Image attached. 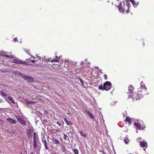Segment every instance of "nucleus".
I'll return each mask as SVG.
<instances>
[{"label":"nucleus","mask_w":154,"mask_h":154,"mask_svg":"<svg viewBox=\"0 0 154 154\" xmlns=\"http://www.w3.org/2000/svg\"><path fill=\"white\" fill-rule=\"evenodd\" d=\"M2 109V108H0V111H1V109Z\"/></svg>","instance_id":"603ef678"},{"label":"nucleus","mask_w":154,"mask_h":154,"mask_svg":"<svg viewBox=\"0 0 154 154\" xmlns=\"http://www.w3.org/2000/svg\"><path fill=\"white\" fill-rule=\"evenodd\" d=\"M7 121L12 124H15L16 123V121L14 119H12L11 118H7Z\"/></svg>","instance_id":"6e6552de"},{"label":"nucleus","mask_w":154,"mask_h":154,"mask_svg":"<svg viewBox=\"0 0 154 154\" xmlns=\"http://www.w3.org/2000/svg\"><path fill=\"white\" fill-rule=\"evenodd\" d=\"M26 52L28 54H29V53H28V52L27 51H26Z\"/></svg>","instance_id":"de8ad7c7"},{"label":"nucleus","mask_w":154,"mask_h":154,"mask_svg":"<svg viewBox=\"0 0 154 154\" xmlns=\"http://www.w3.org/2000/svg\"><path fill=\"white\" fill-rule=\"evenodd\" d=\"M84 62L83 61H82L81 62V65H82L83 64H84Z\"/></svg>","instance_id":"79ce46f5"},{"label":"nucleus","mask_w":154,"mask_h":154,"mask_svg":"<svg viewBox=\"0 0 154 154\" xmlns=\"http://www.w3.org/2000/svg\"><path fill=\"white\" fill-rule=\"evenodd\" d=\"M30 154H34L32 152H31Z\"/></svg>","instance_id":"49530a36"},{"label":"nucleus","mask_w":154,"mask_h":154,"mask_svg":"<svg viewBox=\"0 0 154 154\" xmlns=\"http://www.w3.org/2000/svg\"><path fill=\"white\" fill-rule=\"evenodd\" d=\"M42 141L44 143L45 149L47 150H48L49 147L47 146V142L45 137L42 138Z\"/></svg>","instance_id":"423d86ee"},{"label":"nucleus","mask_w":154,"mask_h":154,"mask_svg":"<svg viewBox=\"0 0 154 154\" xmlns=\"http://www.w3.org/2000/svg\"><path fill=\"white\" fill-rule=\"evenodd\" d=\"M112 87L111 83L109 81H106L103 84V89L106 91H108Z\"/></svg>","instance_id":"7ed1b4c3"},{"label":"nucleus","mask_w":154,"mask_h":154,"mask_svg":"<svg viewBox=\"0 0 154 154\" xmlns=\"http://www.w3.org/2000/svg\"><path fill=\"white\" fill-rule=\"evenodd\" d=\"M85 61H86V59H85Z\"/></svg>","instance_id":"052dcab7"},{"label":"nucleus","mask_w":154,"mask_h":154,"mask_svg":"<svg viewBox=\"0 0 154 154\" xmlns=\"http://www.w3.org/2000/svg\"><path fill=\"white\" fill-rule=\"evenodd\" d=\"M72 150L75 154H79V151L77 149H73Z\"/></svg>","instance_id":"412c9836"},{"label":"nucleus","mask_w":154,"mask_h":154,"mask_svg":"<svg viewBox=\"0 0 154 154\" xmlns=\"http://www.w3.org/2000/svg\"><path fill=\"white\" fill-rule=\"evenodd\" d=\"M137 132H138L137 131H136V133H137Z\"/></svg>","instance_id":"4d7b16f0"},{"label":"nucleus","mask_w":154,"mask_h":154,"mask_svg":"<svg viewBox=\"0 0 154 154\" xmlns=\"http://www.w3.org/2000/svg\"><path fill=\"white\" fill-rule=\"evenodd\" d=\"M79 133L80 134L81 136H83L84 137H86V134H85L83 133L82 132V131H79Z\"/></svg>","instance_id":"6ab92c4d"},{"label":"nucleus","mask_w":154,"mask_h":154,"mask_svg":"<svg viewBox=\"0 0 154 154\" xmlns=\"http://www.w3.org/2000/svg\"><path fill=\"white\" fill-rule=\"evenodd\" d=\"M15 74L16 75H20L21 77H22L24 74L21 73L18 71H17L15 72Z\"/></svg>","instance_id":"f3484780"},{"label":"nucleus","mask_w":154,"mask_h":154,"mask_svg":"<svg viewBox=\"0 0 154 154\" xmlns=\"http://www.w3.org/2000/svg\"><path fill=\"white\" fill-rule=\"evenodd\" d=\"M22 78L24 79V80H26L27 81L31 82L33 81V79L30 76H27L24 74Z\"/></svg>","instance_id":"20e7f679"},{"label":"nucleus","mask_w":154,"mask_h":154,"mask_svg":"<svg viewBox=\"0 0 154 154\" xmlns=\"http://www.w3.org/2000/svg\"><path fill=\"white\" fill-rule=\"evenodd\" d=\"M2 52H3L4 53H4L3 51H2Z\"/></svg>","instance_id":"13d9d810"},{"label":"nucleus","mask_w":154,"mask_h":154,"mask_svg":"<svg viewBox=\"0 0 154 154\" xmlns=\"http://www.w3.org/2000/svg\"><path fill=\"white\" fill-rule=\"evenodd\" d=\"M129 141V140L128 139V138H125L124 140V142L126 144H127L128 143Z\"/></svg>","instance_id":"4be33fe9"},{"label":"nucleus","mask_w":154,"mask_h":154,"mask_svg":"<svg viewBox=\"0 0 154 154\" xmlns=\"http://www.w3.org/2000/svg\"><path fill=\"white\" fill-rule=\"evenodd\" d=\"M60 57H61V56H60V57H59V58H60Z\"/></svg>","instance_id":"6e6d98bb"},{"label":"nucleus","mask_w":154,"mask_h":154,"mask_svg":"<svg viewBox=\"0 0 154 154\" xmlns=\"http://www.w3.org/2000/svg\"><path fill=\"white\" fill-rule=\"evenodd\" d=\"M131 154V153H130V154Z\"/></svg>","instance_id":"680f3d73"},{"label":"nucleus","mask_w":154,"mask_h":154,"mask_svg":"<svg viewBox=\"0 0 154 154\" xmlns=\"http://www.w3.org/2000/svg\"><path fill=\"white\" fill-rule=\"evenodd\" d=\"M63 119L67 125H69L71 127L70 125H72L73 124L69 118H68V119H67L66 118H63Z\"/></svg>","instance_id":"39448f33"},{"label":"nucleus","mask_w":154,"mask_h":154,"mask_svg":"<svg viewBox=\"0 0 154 154\" xmlns=\"http://www.w3.org/2000/svg\"><path fill=\"white\" fill-rule=\"evenodd\" d=\"M52 141L53 142H54V143L55 144H59V142L57 139H54L52 140Z\"/></svg>","instance_id":"a211bd4d"},{"label":"nucleus","mask_w":154,"mask_h":154,"mask_svg":"<svg viewBox=\"0 0 154 154\" xmlns=\"http://www.w3.org/2000/svg\"><path fill=\"white\" fill-rule=\"evenodd\" d=\"M103 154H106V153H105L104 151H103L102 152Z\"/></svg>","instance_id":"c03bdc74"},{"label":"nucleus","mask_w":154,"mask_h":154,"mask_svg":"<svg viewBox=\"0 0 154 154\" xmlns=\"http://www.w3.org/2000/svg\"><path fill=\"white\" fill-rule=\"evenodd\" d=\"M58 61V60L56 59H53L51 61V63L57 62Z\"/></svg>","instance_id":"a878e982"},{"label":"nucleus","mask_w":154,"mask_h":154,"mask_svg":"<svg viewBox=\"0 0 154 154\" xmlns=\"http://www.w3.org/2000/svg\"><path fill=\"white\" fill-rule=\"evenodd\" d=\"M64 135V139L65 140H69V138L68 136H67L65 134H63Z\"/></svg>","instance_id":"aec40b11"},{"label":"nucleus","mask_w":154,"mask_h":154,"mask_svg":"<svg viewBox=\"0 0 154 154\" xmlns=\"http://www.w3.org/2000/svg\"><path fill=\"white\" fill-rule=\"evenodd\" d=\"M19 122L21 124L24 125H26V122L24 120L22 119L20 120Z\"/></svg>","instance_id":"4468645a"},{"label":"nucleus","mask_w":154,"mask_h":154,"mask_svg":"<svg viewBox=\"0 0 154 154\" xmlns=\"http://www.w3.org/2000/svg\"><path fill=\"white\" fill-rule=\"evenodd\" d=\"M35 58V57H33V58Z\"/></svg>","instance_id":"bf43d9fd"},{"label":"nucleus","mask_w":154,"mask_h":154,"mask_svg":"<svg viewBox=\"0 0 154 154\" xmlns=\"http://www.w3.org/2000/svg\"><path fill=\"white\" fill-rule=\"evenodd\" d=\"M37 137L38 138V135H37V134L36 132H34L33 133V137Z\"/></svg>","instance_id":"c85d7f7f"},{"label":"nucleus","mask_w":154,"mask_h":154,"mask_svg":"<svg viewBox=\"0 0 154 154\" xmlns=\"http://www.w3.org/2000/svg\"><path fill=\"white\" fill-rule=\"evenodd\" d=\"M79 80L81 82V83L82 84V85L84 86V82H85L84 80H83L81 78H79Z\"/></svg>","instance_id":"5701e85b"},{"label":"nucleus","mask_w":154,"mask_h":154,"mask_svg":"<svg viewBox=\"0 0 154 154\" xmlns=\"http://www.w3.org/2000/svg\"><path fill=\"white\" fill-rule=\"evenodd\" d=\"M32 103H33L31 101H28L27 102V104H30Z\"/></svg>","instance_id":"f704fd0d"},{"label":"nucleus","mask_w":154,"mask_h":154,"mask_svg":"<svg viewBox=\"0 0 154 154\" xmlns=\"http://www.w3.org/2000/svg\"><path fill=\"white\" fill-rule=\"evenodd\" d=\"M48 61H50V59H49V58L48 59Z\"/></svg>","instance_id":"09e8293b"},{"label":"nucleus","mask_w":154,"mask_h":154,"mask_svg":"<svg viewBox=\"0 0 154 154\" xmlns=\"http://www.w3.org/2000/svg\"><path fill=\"white\" fill-rule=\"evenodd\" d=\"M143 150H144L145 151V149H143Z\"/></svg>","instance_id":"5fc2aeb1"},{"label":"nucleus","mask_w":154,"mask_h":154,"mask_svg":"<svg viewBox=\"0 0 154 154\" xmlns=\"http://www.w3.org/2000/svg\"><path fill=\"white\" fill-rule=\"evenodd\" d=\"M15 117L16 119L18 120L19 122L20 121V120L22 119L19 116L17 115L15 116Z\"/></svg>","instance_id":"b1692460"},{"label":"nucleus","mask_w":154,"mask_h":154,"mask_svg":"<svg viewBox=\"0 0 154 154\" xmlns=\"http://www.w3.org/2000/svg\"><path fill=\"white\" fill-rule=\"evenodd\" d=\"M85 63L86 64H87V63H86V62H85Z\"/></svg>","instance_id":"864d4df0"},{"label":"nucleus","mask_w":154,"mask_h":154,"mask_svg":"<svg viewBox=\"0 0 154 154\" xmlns=\"http://www.w3.org/2000/svg\"><path fill=\"white\" fill-rule=\"evenodd\" d=\"M24 149H23V151H22L21 152L20 154H23V153L24 151Z\"/></svg>","instance_id":"a19ab883"},{"label":"nucleus","mask_w":154,"mask_h":154,"mask_svg":"<svg viewBox=\"0 0 154 154\" xmlns=\"http://www.w3.org/2000/svg\"><path fill=\"white\" fill-rule=\"evenodd\" d=\"M62 147L63 148V149H62V151L63 152H65V147L63 146H62Z\"/></svg>","instance_id":"c9c22d12"},{"label":"nucleus","mask_w":154,"mask_h":154,"mask_svg":"<svg viewBox=\"0 0 154 154\" xmlns=\"http://www.w3.org/2000/svg\"><path fill=\"white\" fill-rule=\"evenodd\" d=\"M14 63H17V64H25V62L23 61L20 60L18 59H15L14 60Z\"/></svg>","instance_id":"0eeeda50"},{"label":"nucleus","mask_w":154,"mask_h":154,"mask_svg":"<svg viewBox=\"0 0 154 154\" xmlns=\"http://www.w3.org/2000/svg\"><path fill=\"white\" fill-rule=\"evenodd\" d=\"M23 154H27V152L25 149H24Z\"/></svg>","instance_id":"e433bc0d"},{"label":"nucleus","mask_w":154,"mask_h":154,"mask_svg":"<svg viewBox=\"0 0 154 154\" xmlns=\"http://www.w3.org/2000/svg\"><path fill=\"white\" fill-rule=\"evenodd\" d=\"M123 4L122 2L118 6V9L120 12L122 13L124 12V11H126L128 13H129L127 10H128L129 9L130 6V4L129 3L127 2L125 3V2L123 1Z\"/></svg>","instance_id":"f257e3e1"},{"label":"nucleus","mask_w":154,"mask_h":154,"mask_svg":"<svg viewBox=\"0 0 154 154\" xmlns=\"http://www.w3.org/2000/svg\"><path fill=\"white\" fill-rule=\"evenodd\" d=\"M137 94V95L136 96V97H137V98L139 97V99L140 98H141L143 97V95H142V96H141V95H140L139 96V95L140 94L139 93V92H138V93Z\"/></svg>","instance_id":"c756f323"},{"label":"nucleus","mask_w":154,"mask_h":154,"mask_svg":"<svg viewBox=\"0 0 154 154\" xmlns=\"http://www.w3.org/2000/svg\"><path fill=\"white\" fill-rule=\"evenodd\" d=\"M26 133L28 137L30 138L32 136V131L30 130H27Z\"/></svg>","instance_id":"ddd939ff"},{"label":"nucleus","mask_w":154,"mask_h":154,"mask_svg":"<svg viewBox=\"0 0 154 154\" xmlns=\"http://www.w3.org/2000/svg\"><path fill=\"white\" fill-rule=\"evenodd\" d=\"M57 57H58L57 56H56V59H57Z\"/></svg>","instance_id":"8fccbe9b"},{"label":"nucleus","mask_w":154,"mask_h":154,"mask_svg":"<svg viewBox=\"0 0 154 154\" xmlns=\"http://www.w3.org/2000/svg\"><path fill=\"white\" fill-rule=\"evenodd\" d=\"M57 124L58 125L60 126L61 125L58 122H57Z\"/></svg>","instance_id":"a18cd8bd"},{"label":"nucleus","mask_w":154,"mask_h":154,"mask_svg":"<svg viewBox=\"0 0 154 154\" xmlns=\"http://www.w3.org/2000/svg\"><path fill=\"white\" fill-rule=\"evenodd\" d=\"M2 55L3 56L6 57L8 58H9L11 59H12L15 57L13 55H8L3 54Z\"/></svg>","instance_id":"dca6fc26"},{"label":"nucleus","mask_w":154,"mask_h":154,"mask_svg":"<svg viewBox=\"0 0 154 154\" xmlns=\"http://www.w3.org/2000/svg\"><path fill=\"white\" fill-rule=\"evenodd\" d=\"M85 111L87 114L89 116L91 114L90 111L88 110H85Z\"/></svg>","instance_id":"cd10ccee"},{"label":"nucleus","mask_w":154,"mask_h":154,"mask_svg":"<svg viewBox=\"0 0 154 154\" xmlns=\"http://www.w3.org/2000/svg\"><path fill=\"white\" fill-rule=\"evenodd\" d=\"M37 58L39 60H41V57L39 56H37Z\"/></svg>","instance_id":"ea45409f"},{"label":"nucleus","mask_w":154,"mask_h":154,"mask_svg":"<svg viewBox=\"0 0 154 154\" xmlns=\"http://www.w3.org/2000/svg\"><path fill=\"white\" fill-rule=\"evenodd\" d=\"M104 78L106 80L107 79V75H104Z\"/></svg>","instance_id":"58836bf2"},{"label":"nucleus","mask_w":154,"mask_h":154,"mask_svg":"<svg viewBox=\"0 0 154 154\" xmlns=\"http://www.w3.org/2000/svg\"><path fill=\"white\" fill-rule=\"evenodd\" d=\"M139 143L140 145L143 147H146L147 146V143L146 142L140 141Z\"/></svg>","instance_id":"1a4fd4ad"},{"label":"nucleus","mask_w":154,"mask_h":154,"mask_svg":"<svg viewBox=\"0 0 154 154\" xmlns=\"http://www.w3.org/2000/svg\"><path fill=\"white\" fill-rule=\"evenodd\" d=\"M89 116L92 119H94V117L92 114H91V115Z\"/></svg>","instance_id":"2f4dec72"},{"label":"nucleus","mask_w":154,"mask_h":154,"mask_svg":"<svg viewBox=\"0 0 154 154\" xmlns=\"http://www.w3.org/2000/svg\"><path fill=\"white\" fill-rule=\"evenodd\" d=\"M134 125L136 127H137V129L140 130L142 129L141 126L138 123H135L134 124Z\"/></svg>","instance_id":"9b49d317"},{"label":"nucleus","mask_w":154,"mask_h":154,"mask_svg":"<svg viewBox=\"0 0 154 154\" xmlns=\"http://www.w3.org/2000/svg\"><path fill=\"white\" fill-rule=\"evenodd\" d=\"M31 61L32 63H34L35 62V60H31Z\"/></svg>","instance_id":"4c0bfd02"},{"label":"nucleus","mask_w":154,"mask_h":154,"mask_svg":"<svg viewBox=\"0 0 154 154\" xmlns=\"http://www.w3.org/2000/svg\"><path fill=\"white\" fill-rule=\"evenodd\" d=\"M128 92H127V94H128V98L131 97L134 101H136L137 100L139 99V97L137 98L136 97L137 95V94L135 93H134V94H133L132 91L133 90L134 88L132 86L130 85L128 86Z\"/></svg>","instance_id":"f03ea898"},{"label":"nucleus","mask_w":154,"mask_h":154,"mask_svg":"<svg viewBox=\"0 0 154 154\" xmlns=\"http://www.w3.org/2000/svg\"><path fill=\"white\" fill-rule=\"evenodd\" d=\"M33 146L34 148H36L37 147V142H33Z\"/></svg>","instance_id":"393cba45"},{"label":"nucleus","mask_w":154,"mask_h":154,"mask_svg":"<svg viewBox=\"0 0 154 154\" xmlns=\"http://www.w3.org/2000/svg\"><path fill=\"white\" fill-rule=\"evenodd\" d=\"M1 93L2 94V95L3 97H6L7 96V95L5 93H4L3 92H2Z\"/></svg>","instance_id":"7c9ffc66"},{"label":"nucleus","mask_w":154,"mask_h":154,"mask_svg":"<svg viewBox=\"0 0 154 154\" xmlns=\"http://www.w3.org/2000/svg\"><path fill=\"white\" fill-rule=\"evenodd\" d=\"M37 137H33V142H37Z\"/></svg>","instance_id":"473e14b6"},{"label":"nucleus","mask_w":154,"mask_h":154,"mask_svg":"<svg viewBox=\"0 0 154 154\" xmlns=\"http://www.w3.org/2000/svg\"><path fill=\"white\" fill-rule=\"evenodd\" d=\"M13 40L14 42H16L17 41V38H14L13 39Z\"/></svg>","instance_id":"72a5a7b5"},{"label":"nucleus","mask_w":154,"mask_h":154,"mask_svg":"<svg viewBox=\"0 0 154 154\" xmlns=\"http://www.w3.org/2000/svg\"><path fill=\"white\" fill-rule=\"evenodd\" d=\"M8 99L12 103L15 104V103L14 101L13 100L12 97L11 96H8Z\"/></svg>","instance_id":"2eb2a0df"},{"label":"nucleus","mask_w":154,"mask_h":154,"mask_svg":"<svg viewBox=\"0 0 154 154\" xmlns=\"http://www.w3.org/2000/svg\"><path fill=\"white\" fill-rule=\"evenodd\" d=\"M140 87L142 89H143L145 91L146 90L147 88L145 85L144 84H143V82H141L140 83Z\"/></svg>","instance_id":"f8f14e48"},{"label":"nucleus","mask_w":154,"mask_h":154,"mask_svg":"<svg viewBox=\"0 0 154 154\" xmlns=\"http://www.w3.org/2000/svg\"><path fill=\"white\" fill-rule=\"evenodd\" d=\"M99 89H101L102 90H103L104 89H103V86L102 85H101L99 86Z\"/></svg>","instance_id":"bb28decb"},{"label":"nucleus","mask_w":154,"mask_h":154,"mask_svg":"<svg viewBox=\"0 0 154 154\" xmlns=\"http://www.w3.org/2000/svg\"><path fill=\"white\" fill-rule=\"evenodd\" d=\"M125 121V122H127L129 123V125H130L131 123V119L128 116H127L126 117Z\"/></svg>","instance_id":"9d476101"},{"label":"nucleus","mask_w":154,"mask_h":154,"mask_svg":"<svg viewBox=\"0 0 154 154\" xmlns=\"http://www.w3.org/2000/svg\"><path fill=\"white\" fill-rule=\"evenodd\" d=\"M57 131H60L59 130H57Z\"/></svg>","instance_id":"3c124183"},{"label":"nucleus","mask_w":154,"mask_h":154,"mask_svg":"<svg viewBox=\"0 0 154 154\" xmlns=\"http://www.w3.org/2000/svg\"><path fill=\"white\" fill-rule=\"evenodd\" d=\"M28 122V125H29L30 124H31V123L29 122V121H28L27 122Z\"/></svg>","instance_id":"37998d69"}]
</instances>
